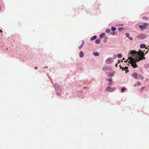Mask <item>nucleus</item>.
Masks as SVG:
<instances>
[{
	"label": "nucleus",
	"instance_id": "obj_1",
	"mask_svg": "<svg viewBox=\"0 0 149 149\" xmlns=\"http://www.w3.org/2000/svg\"><path fill=\"white\" fill-rule=\"evenodd\" d=\"M130 53L131 57H129L128 59L130 61L131 66L134 68L137 67L136 62L140 60L145 59L144 57V54L142 50H139L138 52L135 51L131 50Z\"/></svg>",
	"mask_w": 149,
	"mask_h": 149
},
{
	"label": "nucleus",
	"instance_id": "obj_2",
	"mask_svg": "<svg viewBox=\"0 0 149 149\" xmlns=\"http://www.w3.org/2000/svg\"><path fill=\"white\" fill-rule=\"evenodd\" d=\"M132 77L136 79H143L144 78L143 76L142 75L135 72L133 73L132 74Z\"/></svg>",
	"mask_w": 149,
	"mask_h": 149
},
{
	"label": "nucleus",
	"instance_id": "obj_3",
	"mask_svg": "<svg viewBox=\"0 0 149 149\" xmlns=\"http://www.w3.org/2000/svg\"><path fill=\"white\" fill-rule=\"evenodd\" d=\"M114 88H111L110 87H108L107 88L106 90L107 91L111 92L113 91Z\"/></svg>",
	"mask_w": 149,
	"mask_h": 149
},
{
	"label": "nucleus",
	"instance_id": "obj_4",
	"mask_svg": "<svg viewBox=\"0 0 149 149\" xmlns=\"http://www.w3.org/2000/svg\"><path fill=\"white\" fill-rule=\"evenodd\" d=\"M141 85V82H136V83L134 84V87L139 86Z\"/></svg>",
	"mask_w": 149,
	"mask_h": 149
},
{
	"label": "nucleus",
	"instance_id": "obj_5",
	"mask_svg": "<svg viewBox=\"0 0 149 149\" xmlns=\"http://www.w3.org/2000/svg\"><path fill=\"white\" fill-rule=\"evenodd\" d=\"M79 56L81 57H83L84 56V53L82 51H81L79 53Z\"/></svg>",
	"mask_w": 149,
	"mask_h": 149
},
{
	"label": "nucleus",
	"instance_id": "obj_6",
	"mask_svg": "<svg viewBox=\"0 0 149 149\" xmlns=\"http://www.w3.org/2000/svg\"><path fill=\"white\" fill-rule=\"evenodd\" d=\"M97 38L96 36H94L93 37H92L91 38V40H94L95 39Z\"/></svg>",
	"mask_w": 149,
	"mask_h": 149
},
{
	"label": "nucleus",
	"instance_id": "obj_7",
	"mask_svg": "<svg viewBox=\"0 0 149 149\" xmlns=\"http://www.w3.org/2000/svg\"><path fill=\"white\" fill-rule=\"evenodd\" d=\"M95 42L96 44H99L100 42V40L99 39H97L95 41Z\"/></svg>",
	"mask_w": 149,
	"mask_h": 149
},
{
	"label": "nucleus",
	"instance_id": "obj_8",
	"mask_svg": "<svg viewBox=\"0 0 149 149\" xmlns=\"http://www.w3.org/2000/svg\"><path fill=\"white\" fill-rule=\"evenodd\" d=\"M93 54L95 56H99V54L97 52H94V53H93Z\"/></svg>",
	"mask_w": 149,
	"mask_h": 149
},
{
	"label": "nucleus",
	"instance_id": "obj_9",
	"mask_svg": "<svg viewBox=\"0 0 149 149\" xmlns=\"http://www.w3.org/2000/svg\"><path fill=\"white\" fill-rule=\"evenodd\" d=\"M116 29V27H112L111 28V30L112 31H114Z\"/></svg>",
	"mask_w": 149,
	"mask_h": 149
},
{
	"label": "nucleus",
	"instance_id": "obj_10",
	"mask_svg": "<svg viewBox=\"0 0 149 149\" xmlns=\"http://www.w3.org/2000/svg\"><path fill=\"white\" fill-rule=\"evenodd\" d=\"M105 35V33H103L101 34L100 36V38H102Z\"/></svg>",
	"mask_w": 149,
	"mask_h": 149
},
{
	"label": "nucleus",
	"instance_id": "obj_11",
	"mask_svg": "<svg viewBox=\"0 0 149 149\" xmlns=\"http://www.w3.org/2000/svg\"><path fill=\"white\" fill-rule=\"evenodd\" d=\"M145 45L144 44H142L140 46V48H143L145 47Z\"/></svg>",
	"mask_w": 149,
	"mask_h": 149
},
{
	"label": "nucleus",
	"instance_id": "obj_12",
	"mask_svg": "<svg viewBox=\"0 0 149 149\" xmlns=\"http://www.w3.org/2000/svg\"><path fill=\"white\" fill-rule=\"evenodd\" d=\"M118 57L119 58H121L122 57V55L121 54H118L117 55Z\"/></svg>",
	"mask_w": 149,
	"mask_h": 149
},
{
	"label": "nucleus",
	"instance_id": "obj_13",
	"mask_svg": "<svg viewBox=\"0 0 149 149\" xmlns=\"http://www.w3.org/2000/svg\"><path fill=\"white\" fill-rule=\"evenodd\" d=\"M110 58H108L106 61V62L107 64H109L110 63L109 61L110 60Z\"/></svg>",
	"mask_w": 149,
	"mask_h": 149
},
{
	"label": "nucleus",
	"instance_id": "obj_14",
	"mask_svg": "<svg viewBox=\"0 0 149 149\" xmlns=\"http://www.w3.org/2000/svg\"><path fill=\"white\" fill-rule=\"evenodd\" d=\"M143 26H144L143 28H145L146 26H148V24L146 23H145L144 24Z\"/></svg>",
	"mask_w": 149,
	"mask_h": 149
},
{
	"label": "nucleus",
	"instance_id": "obj_15",
	"mask_svg": "<svg viewBox=\"0 0 149 149\" xmlns=\"http://www.w3.org/2000/svg\"><path fill=\"white\" fill-rule=\"evenodd\" d=\"M125 89V88L124 87H123L122 88H121V92L122 93H123L124 91V90Z\"/></svg>",
	"mask_w": 149,
	"mask_h": 149
},
{
	"label": "nucleus",
	"instance_id": "obj_16",
	"mask_svg": "<svg viewBox=\"0 0 149 149\" xmlns=\"http://www.w3.org/2000/svg\"><path fill=\"white\" fill-rule=\"evenodd\" d=\"M83 45H84V43H83L79 47V48L80 49L82 48V47Z\"/></svg>",
	"mask_w": 149,
	"mask_h": 149
},
{
	"label": "nucleus",
	"instance_id": "obj_17",
	"mask_svg": "<svg viewBox=\"0 0 149 149\" xmlns=\"http://www.w3.org/2000/svg\"><path fill=\"white\" fill-rule=\"evenodd\" d=\"M110 31V30L109 29H107L106 30V32L107 33H109Z\"/></svg>",
	"mask_w": 149,
	"mask_h": 149
},
{
	"label": "nucleus",
	"instance_id": "obj_18",
	"mask_svg": "<svg viewBox=\"0 0 149 149\" xmlns=\"http://www.w3.org/2000/svg\"><path fill=\"white\" fill-rule=\"evenodd\" d=\"M137 38H138L139 39H143V38H142V37L141 36H137Z\"/></svg>",
	"mask_w": 149,
	"mask_h": 149
},
{
	"label": "nucleus",
	"instance_id": "obj_19",
	"mask_svg": "<svg viewBox=\"0 0 149 149\" xmlns=\"http://www.w3.org/2000/svg\"><path fill=\"white\" fill-rule=\"evenodd\" d=\"M144 26H143L140 25L139 26V27L141 28V29H143V28Z\"/></svg>",
	"mask_w": 149,
	"mask_h": 149
},
{
	"label": "nucleus",
	"instance_id": "obj_20",
	"mask_svg": "<svg viewBox=\"0 0 149 149\" xmlns=\"http://www.w3.org/2000/svg\"><path fill=\"white\" fill-rule=\"evenodd\" d=\"M145 88V87H142L140 89V91H141V90H143Z\"/></svg>",
	"mask_w": 149,
	"mask_h": 149
},
{
	"label": "nucleus",
	"instance_id": "obj_21",
	"mask_svg": "<svg viewBox=\"0 0 149 149\" xmlns=\"http://www.w3.org/2000/svg\"><path fill=\"white\" fill-rule=\"evenodd\" d=\"M123 29V27H121V28H118V30H119V31H120L121 30H122Z\"/></svg>",
	"mask_w": 149,
	"mask_h": 149
},
{
	"label": "nucleus",
	"instance_id": "obj_22",
	"mask_svg": "<svg viewBox=\"0 0 149 149\" xmlns=\"http://www.w3.org/2000/svg\"><path fill=\"white\" fill-rule=\"evenodd\" d=\"M108 80L109 81H111L112 80V79L111 78H110L108 79Z\"/></svg>",
	"mask_w": 149,
	"mask_h": 149
},
{
	"label": "nucleus",
	"instance_id": "obj_23",
	"mask_svg": "<svg viewBox=\"0 0 149 149\" xmlns=\"http://www.w3.org/2000/svg\"><path fill=\"white\" fill-rule=\"evenodd\" d=\"M125 35L127 37H129V34L128 33H127L125 34Z\"/></svg>",
	"mask_w": 149,
	"mask_h": 149
},
{
	"label": "nucleus",
	"instance_id": "obj_24",
	"mask_svg": "<svg viewBox=\"0 0 149 149\" xmlns=\"http://www.w3.org/2000/svg\"><path fill=\"white\" fill-rule=\"evenodd\" d=\"M120 68H122V70H125V68H124V67H120Z\"/></svg>",
	"mask_w": 149,
	"mask_h": 149
},
{
	"label": "nucleus",
	"instance_id": "obj_25",
	"mask_svg": "<svg viewBox=\"0 0 149 149\" xmlns=\"http://www.w3.org/2000/svg\"><path fill=\"white\" fill-rule=\"evenodd\" d=\"M130 39V40H133V38H132V37H128Z\"/></svg>",
	"mask_w": 149,
	"mask_h": 149
},
{
	"label": "nucleus",
	"instance_id": "obj_26",
	"mask_svg": "<svg viewBox=\"0 0 149 149\" xmlns=\"http://www.w3.org/2000/svg\"><path fill=\"white\" fill-rule=\"evenodd\" d=\"M115 32H114L113 33H112V34L114 35L115 34Z\"/></svg>",
	"mask_w": 149,
	"mask_h": 149
},
{
	"label": "nucleus",
	"instance_id": "obj_27",
	"mask_svg": "<svg viewBox=\"0 0 149 149\" xmlns=\"http://www.w3.org/2000/svg\"><path fill=\"white\" fill-rule=\"evenodd\" d=\"M129 71V70H126V72L127 73V72Z\"/></svg>",
	"mask_w": 149,
	"mask_h": 149
},
{
	"label": "nucleus",
	"instance_id": "obj_28",
	"mask_svg": "<svg viewBox=\"0 0 149 149\" xmlns=\"http://www.w3.org/2000/svg\"><path fill=\"white\" fill-rule=\"evenodd\" d=\"M111 84H112V83H110L109 84V85H111Z\"/></svg>",
	"mask_w": 149,
	"mask_h": 149
},
{
	"label": "nucleus",
	"instance_id": "obj_29",
	"mask_svg": "<svg viewBox=\"0 0 149 149\" xmlns=\"http://www.w3.org/2000/svg\"><path fill=\"white\" fill-rule=\"evenodd\" d=\"M37 68H38V67H36L35 68V69H37Z\"/></svg>",
	"mask_w": 149,
	"mask_h": 149
},
{
	"label": "nucleus",
	"instance_id": "obj_30",
	"mask_svg": "<svg viewBox=\"0 0 149 149\" xmlns=\"http://www.w3.org/2000/svg\"><path fill=\"white\" fill-rule=\"evenodd\" d=\"M0 32L1 33H2V30H0Z\"/></svg>",
	"mask_w": 149,
	"mask_h": 149
},
{
	"label": "nucleus",
	"instance_id": "obj_31",
	"mask_svg": "<svg viewBox=\"0 0 149 149\" xmlns=\"http://www.w3.org/2000/svg\"><path fill=\"white\" fill-rule=\"evenodd\" d=\"M125 68H126V69H128V67H125Z\"/></svg>",
	"mask_w": 149,
	"mask_h": 149
},
{
	"label": "nucleus",
	"instance_id": "obj_32",
	"mask_svg": "<svg viewBox=\"0 0 149 149\" xmlns=\"http://www.w3.org/2000/svg\"><path fill=\"white\" fill-rule=\"evenodd\" d=\"M148 51H147L145 54H146V53H147V52H148Z\"/></svg>",
	"mask_w": 149,
	"mask_h": 149
},
{
	"label": "nucleus",
	"instance_id": "obj_33",
	"mask_svg": "<svg viewBox=\"0 0 149 149\" xmlns=\"http://www.w3.org/2000/svg\"><path fill=\"white\" fill-rule=\"evenodd\" d=\"M120 62V61H118V63H119V62Z\"/></svg>",
	"mask_w": 149,
	"mask_h": 149
},
{
	"label": "nucleus",
	"instance_id": "obj_34",
	"mask_svg": "<svg viewBox=\"0 0 149 149\" xmlns=\"http://www.w3.org/2000/svg\"><path fill=\"white\" fill-rule=\"evenodd\" d=\"M124 59H125V58H123V60H124Z\"/></svg>",
	"mask_w": 149,
	"mask_h": 149
},
{
	"label": "nucleus",
	"instance_id": "obj_35",
	"mask_svg": "<svg viewBox=\"0 0 149 149\" xmlns=\"http://www.w3.org/2000/svg\"><path fill=\"white\" fill-rule=\"evenodd\" d=\"M1 10V7H0V10Z\"/></svg>",
	"mask_w": 149,
	"mask_h": 149
}]
</instances>
